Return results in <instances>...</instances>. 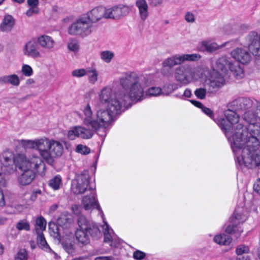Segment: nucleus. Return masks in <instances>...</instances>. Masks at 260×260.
<instances>
[{"label": "nucleus", "mask_w": 260, "mask_h": 260, "mask_svg": "<svg viewBox=\"0 0 260 260\" xmlns=\"http://www.w3.org/2000/svg\"><path fill=\"white\" fill-rule=\"evenodd\" d=\"M121 88L115 91L110 87L103 88L99 100L103 104L115 112L131 106L132 101H139L143 96L144 89L139 76L135 72H126L119 78Z\"/></svg>", "instance_id": "1"}, {"label": "nucleus", "mask_w": 260, "mask_h": 260, "mask_svg": "<svg viewBox=\"0 0 260 260\" xmlns=\"http://www.w3.org/2000/svg\"><path fill=\"white\" fill-rule=\"evenodd\" d=\"M260 126H256L248 132L238 124L233 136L232 149L235 153L236 165L241 168L260 169V151H258Z\"/></svg>", "instance_id": "2"}, {"label": "nucleus", "mask_w": 260, "mask_h": 260, "mask_svg": "<svg viewBox=\"0 0 260 260\" xmlns=\"http://www.w3.org/2000/svg\"><path fill=\"white\" fill-rule=\"evenodd\" d=\"M14 161L19 169L23 171L18 179L19 183L22 185L29 184L35 178L36 174L32 169L41 174L44 173L45 169V164L37 156H32L30 158L27 159L24 154H17Z\"/></svg>", "instance_id": "3"}, {"label": "nucleus", "mask_w": 260, "mask_h": 260, "mask_svg": "<svg viewBox=\"0 0 260 260\" xmlns=\"http://www.w3.org/2000/svg\"><path fill=\"white\" fill-rule=\"evenodd\" d=\"M124 110H118L114 112L110 108L101 109L96 112V118L92 117L91 107L88 104L84 109L85 118L84 123L87 126L92 127L93 130H98L101 127L105 128L114 120L115 116L124 111Z\"/></svg>", "instance_id": "4"}, {"label": "nucleus", "mask_w": 260, "mask_h": 260, "mask_svg": "<svg viewBox=\"0 0 260 260\" xmlns=\"http://www.w3.org/2000/svg\"><path fill=\"white\" fill-rule=\"evenodd\" d=\"M78 224L79 228L75 232V237L77 244L80 247H83L89 243V236L98 238L102 235L96 224L88 220L82 215L79 216Z\"/></svg>", "instance_id": "5"}, {"label": "nucleus", "mask_w": 260, "mask_h": 260, "mask_svg": "<svg viewBox=\"0 0 260 260\" xmlns=\"http://www.w3.org/2000/svg\"><path fill=\"white\" fill-rule=\"evenodd\" d=\"M237 112L234 109L229 108L224 112L226 119L220 118L218 120V125L231 142V146L234 142L233 136L235 134V128L238 124H241L238 123L240 116Z\"/></svg>", "instance_id": "6"}, {"label": "nucleus", "mask_w": 260, "mask_h": 260, "mask_svg": "<svg viewBox=\"0 0 260 260\" xmlns=\"http://www.w3.org/2000/svg\"><path fill=\"white\" fill-rule=\"evenodd\" d=\"M50 233L54 238L58 240L63 249L69 254L74 255L75 250L73 235L69 231H66L65 234H62L61 229L57 225L53 224L52 227L50 228Z\"/></svg>", "instance_id": "7"}, {"label": "nucleus", "mask_w": 260, "mask_h": 260, "mask_svg": "<svg viewBox=\"0 0 260 260\" xmlns=\"http://www.w3.org/2000/svg\"><path fill=\"white\" fill-rule=\"evenodd\" d=\"M44 147L42 149L41 156L50 165L53 162V157L62 155L63 148L62 145L58 141L44 139Z\"/></svg>", "instance_id": "8"}, {"label": "nucleus", "mask_w": 260, "mask_h": 260, "mask_svg": "<svg viewBox=\"0 0 260 260\" xmlns=\"http://www.w3.org/2000/svg\"><path fill=\"white\" fill-rule=\"evenodd\" d=\"M92 30V24L84 16L72 24L69 27L68 31L70 35H79L86 36L89 35Z\"/></svg>", "instance_id": "9"}, {"label": "nucleus", "mask_w": 260, "mask_h": 260, "mask_svg": "<svg viewBox=\"0 0 260 260\" xmlns=\"http://www.w3.org/2000/svg\"><path fill=\"white\" fill-rule=\"evenodd\" d=\"M249 50L255 57V62L260 67V34L250 32L246 37Z\"/></svg>", "instance_id": "10"}, {"label": "nucleus", "mask_w": 260, "mask_h": 260, "mask_svg": "<svg viewBox=\"0 0 260 260\" xmlns=\"http://www.w3.org/2000/svg\"><path fill=\"white\" fill-rule=\"evenodd\" d=\"M89 183V175L87 171H84L78 175L72 181V191L74 194H82L87 190Z\"/></svg>", "instance_id": "11"}, {"label": "nucleus", "mask_w": 260, "mask_h": 260, "mask_svg": "<svg viewBox=\"0 0 260 260\" xmlns=\"http://www.w3.org/2000/svg\"><path fill=\"white\" fill-rule=\"evenodd\" d=\"M254 104L253 101L246 97H240L228 104V108H232L238 112H246L251 108Z\"/></svg>", "instance_id": "12"}, {"label": "nucleus", "mask_w": 260, "mask_h": 260, "mask_svg": "<svg viewBox=\"0 0 260 260\" xmlns=\"http://www.w3.org/2000/svg\"><path fill=\"white\" fill-rule=\"evenodd\" d=\"M131 7L127 6L119 5L115 6L111 8L106 9L105 18H112L119 19L122 16L128 14Z\"/></svg>", "instance_id": "13"}, {"label": "nucleus", "mask_w": 260, "mask_h": 260, "mask_svg": "<svg viewBox=\"0 0 260 260\" xmlns=\"http://www.w3.org/2000/svg\"><path fill=\"white\" fill-rule=\"evenodd\" d=\"M87 127L88 128L82 126L75 127L73 129L68 132V138L70 140H74L77 137L84 139L91 138L93 135V132L97 130H93L92 127Z\"/></svg>", "instance_id": "14"}, {"label": "nucleus", "mask_w": 260, "mask_h": 260, "mask_svg": "<svg viewBox=\"0 0 260 260\" xmlns=\"http://www.w3.org/2000/svg\"><path fill=\"white\" fill-rule=\"evenodd\" d=\"M191 68L188 66H180L176 68L174 72V77L178 81L184 85L190 82Z\"/></svg>", "instance_id": "15"}, {"label": "nucleus", "mask_w": 260, "mask_h": 260, "mask_svg": "<svg viewBox=\"0 0 260 260\" xmlns=\"http://www.w3.org/2000/svg\"><path fill=\"white\" fill-rule=\"evenodd\" d=\"M73 222V219L71 215L61 214L57 218V224H54L61 229L62 234L66 233V231L71 226ZM54 224L49 225V228L53 226Z\"/></svg>", "instance_id": "16"}, {"label": "nucleus", "mask_w": 260, "mask_h": 260, "mask_svg": "<svg viewBox=\"0 0 260 260\" xmlns=\"http://www.w3.org/2000/svg\"><path fill=\"white\" fill-rule=\"evenodd\" d=\"M233 58L242 64L248 63L251 59L249 53L246 50L242 48H237L231 52Z\"/></svg>", "instance_id": "17"}, {"label": "nucleus", "mask_w": 260, "mask_h": 260, "mask_svg": "<svg viewBox=\"0 0 260 260\" xmlns=\"http://www.w3.org/2000/svg\"><path fill=\"white\" fill-rule=\"evenodd\" d=\"M231 63L230 58L222 56L216 61L214 71H216L219 76L223 77L226 74Z\"/></svg>", "instance_id": "18"}, {"label": "nucleus", "mask_w": 260, "mask_h": 260, "mask_svg": "<svg viewBox=\"0 0 260 260\" xmlns=\"http://www.w3.org/2000/svg\"><path fill=\"white\" fill-rule=\"evenodd\" d=\"M38 48L37 42L35 40H30L25 44L23 52L25 56L36 58L41 56V54Z\"/></svg>", "instance_id": "19"}, {"label": "nucleus", "mask_w": 260, "mask_h": 260, "mask_svg": "<svg viewBox=\"0 0 260 260\" xmlns=\"http://www.w3.org/2000/svg\"><path fill=\"white\" fill-rule=\"evenodd\" d=\"M106 15V9L102 7H99L93 9L87 13L85 16L92 24L99 21Z\"/></svg>", "instance_id": "20"}, {"label": "nucleus", "mask_w": 260, "mask_h": 260, "mask_svg": "<svg viewBox=\"0 0 260 260\" xmlns=\"http://www.w3.org/2000/svg\"><path fill=\"white\" fill-rule=\"evenodd\" d=\"M16 156V155L14 156H11V157H4V159L2 160L3 167L1 169L4 173L11 174L15 171L16 167H18L16 163L14 161V158Z\"/></svg>", "instance_id": "21"}, {"label": "nucleus", "mask_w": 260, "mask_h": 260, "mask_svg": "<svg viewBox=\"0 0 260 260\" xmlns=\"http://www.w3.org/2000/svg\"><path fill=\"white\" fill-rule=\"evenodd\" d=\"M15 24L14 18L11 15L6 14L0 24V30L3 32H9L13 28Z\"/></svg>", "instance_id": "22"}, {"label": "nucleus", "mask_w": 260, "mask_h": 260, "mask_svg": "<svg viewBox=\"0 0 260 260\" xmlns=\"http://www.w3.org/2000/svg\"><path fill=\"white\" fill-rule=\"evenodd\" d=\"M243 119L246 121L248 124L250 125H253V128H254L256 126H260V125H255L258 121H259L258 118L257 117V113L256 111L255 112L249 111V110L244 113L243 115ZM242 125H243L242 124ZM244 126V125H243ZM252 128H249L248 129L246 127L243 126L244 129H246L247 131H249L250 129Z\"/></svg>", "instance_id": "23"}, {"label": "nucleus", "mask_w": 260, "mask_h": 260, "mask_svg": "<svg viewBox=\"0 0 260 260\" xmlns=\"http://www.w3.org/2000/svg\"><path fill=\"white\" fill-rule=\"evenodd\" d=\"M136 6L139 10V14L141 19L144 21L148 16V5L146 0H136Z\"/></svg>", "instance_id": "24"}, {"label": "nucleus", "mask_w": 260, "mask_h": 260, "mask_svg": "<svg viewBox=\"0 0 260 260\" xmlns=\"http://www.w3.org/2000/svg\"><path fill=\"white\" fill-rule=\"evenodd\" d=\"M94 195L95 192L92 191L89 196H86L83 198L82 203L86 210L91 209L94 207L100 210V206L95 200Z\"/></svg>", "instance_id": "25"}, {"label": "nucleus", "mask_w": 260, "mask_h": 260, "mask_svg": "<svg viewBox=\"0 0 260 260\" xmlns=\"http://www.w3.org/2000/svg\"><path fill=\"white\" fill-rule=\"evenodd\" d=\"M44 139H41L36 141L22 140L21 143L24 147L38 150L41 155L42 149L44 147Z\"/></svg>", "instance_id": "26"}, {"label": "nucleus", "mask_w": 260, "mask_h": 260, "mask_svg": "<svg viewBox=\"0 0 260 260\" xmlns=\"http://www.w3.org/2000/svg\"><path fill=\"white\" fill-rule=\"evenodd\" d=\"M0 84L2 85L11 84L14 86H18L20 84V79L16 74L5 75L0 77Z\"/></svg>", "instance_id": "27"}, {"label": "nucleus", "mask_w": 260, "mask_h": 260, "mask_svg": "<svg viewBox=\"0 0 260 260\" xmlns=\"http://www.w3.org/2000/svg\"><path fill=\"white\" fill-rule=\"evenodd\" d=\"M37 43L42 48L49 50L53 48L55 44L52 38L47 35H42L38 37Z\"/></svg>", "instance_id": "28"}, {"label": "nucleus", "mask_w": 260, "mask_h": 260, "mask_svg": "<svg viewBox=\"0 0 260 260\" xmlns=\"http://www.w3.org/2000/svg\"><path fill=\"white\" fill-rule=\"evenodd\" d=\"M35 231L37 235V243L38 246L46 251H51L52 250L47 244L43 232L37 228H36Z\"/></svg>", "instance_id": "29"}, {"label": "nucleus", "mask_w": 260, "mask_h": 260, "mask_svg": "<svg viewBox=\"0 0 260 260\" xmlns=\"http://www.w3.org/2000/svg\"><path fill=\"white\" fill-rule=\"evenodd\" d=\"M234 41H228L222 44L221 45H218L216 43H212L205 41L203 43V46L205 47V50L208 52H212L215 51L219 49L224 47L230 44H234Z\"/></svg>", "instance_id": "30"}, {"label": "nucleus", "mask_w": 260, "mask_h": 260, "mask_svg": "<svg viewBox=\"0 0 260 260\" xmlns=\"http://www.w3.org/2000/svg\"><path fill=\"white\" fill-rule=\"evenodd\" d=\"M223 77L218 75L217 80H211L209 84V91L210 92L216 91L223 85Z\"/></svg>", "instance_id": "31"}, {"label": "nucleus", "mask_w": 260, "mask_h": 260, "mask_svg": "<svg viewBox=\"0 0 260 260\" xmlns=\"http://www.w3.org/2000/svg\"><path fill=\"white\" fill-rule=\"evenodd\" d=\"M229 69L237 78H242L244 76V71L238 62L231 63Z\"/></svg>", "instance_id": "32"}, {"label": "nucleus", "mask_w": 260, "mask_h": 260, "mask_svg": "<svg viewBox=\"0 0 260 260\" xmlns=\"http://www.w3.org/2000/svg\"><path fill=\"white\" fill-rule=\"evenodd\" d=\"M181 60L180 55H176L165 59L162 62V66L164 67L172 68L176 65L181 64Z\"/></svg>", "instance_id": "33"}, {"label": "nucleus", "mask_w": 260, "mask_h": 260, "mask_svg": "<svg viewBox=\"0 0 260 260\" xmlns=\"http://www.w3.org/2000/svg\"><path fill=\"white\" fill-rule=\"evenodd\" d=\"M214 241L220 245H228L231 243L232 238L229 235L223 234L215 236Z\"/></svg>", "instance_id": "34"}, {"label": "nucleus", "mask_w": 260, "mask_h": 260, "mask_svg": "<svg viewBox=\"0 0 260 260\" xmlns=\"http://www.w3.org/2000/svg\"><path fill=\"white\" fill-rule=\"evenodd\" d=\"M61 183V177L59 175H57L49 180V185L54 189L56 190L59 189Z\"/></svg>", "instance_id": "35"}, {"label": "nucleus", "mask_w": 260, "mask_h": 260, "mask_svg": "<svg viewBox=\"0 0 260 260\" xmlns=\"http://www.w3.org/2000/svg\"><path fill=\"white\" fill-rule=\"evenodd\" d=\"M86 74L88 75L90 83L94 84L98 81V73L95 69L87 70Z\"/></svg>", "instance_id": "36"}, {"label": "nucleus", "mask_w": 260, "mask_h": 260, "mask_svg": "<svg viewBox=\"0 0 260 260\" xmlns=\"http://www.w3.org/2000/svg\"><path fill=\"white\" fill-rule=\"evenodd\" d=\"M181 63L185 60L197 61L201 58V55L198 54H183L180 55Z\"/></svg>", "instance_id": "37"}, {"label": "nucleus", "mask_w": 260, "mask_h": 260, "mask_svg": "<svg viewBox=\"0 0 260 260\" xmlns=\"http://www.w3.org/2000/svg\"><path fill=\"white\" fill-rule=\"evenodd\" d=\"M177 88L175 84H169L164 86L162 89V94L168 95Z\"/></svg>", "instance_id": "38"}, {"label": "nucleus", "mask_w": 260, "mask_h": 260, "mask_svg": "<svg viewBox=\"0 0 260 260\" xmlns=\"http://www.w3.org/2000/svg\"><path fill=\"white\" fill-rule=\"evenodd\" d=\"M35 225V228H38L39 230H40L42 232L43 230H45L46 226V221L44 218H43L42 216L38 217L36 220Z\"/></svg>", "instance_id": "39"}, {"label": "nucleus", "mask_w": 260, "mask_h": 260, "mask_svg": "<svg viewBox=\"0 0 260 260\" xmlns=\"http://www.w3.org/2000/svg\"><path fill=\"white\" fill-rule=\"evenodd\" d=\"M28 253L25 249H21L14 257V260H27Z\"/></svg>", "instance_id": "40"}, {"label": "nucleus", "mask_w": 260, "mask_h": 260, "mask_svg": "<svg viewBox=\"0 0 260 260\" xmlns=\"http://www.w3.org/2000/svg\"><path fill=\"white\" fill-rule=\"evenodd\" d=\"M101 58L106 62H110L114 57L113 52L109 51H103L101 53Z\"/></svg>", "instance_id": "41"}, {"label": "nucleus", "mask_w": 260, "mask_h": 260, "mask_svg": "<svg viewBox=\"0 0 260 260\" xmlns=\"http://www.w3.org/2000/svg\"><path fill=\"white\" fill-rule=\"evenodd\" d=\"M16 228L19 231L21 230H25V231H29L30 230V225L28 222L24 220H22L19 221L16 224Z\"/></svg>", "instance_id": "42"}, {"label": "nucleus", "mask_w": 260, "mask_h": 260, "mask_svg": "<svg viewBox=\"0 0 260 260\" xmlns=\"http://www.w3.org/2000/svg\"><path fill=\"white\" fill-rule=\"evenodd\" d=\"M146 93L147 95L151 96H157L162 94V89L156 87H151L148 89Z\"/></svg>", "instance_id": "43"}, {"label": "nucleus", "mask_w": 260, "mask_h": 260, "mask_svg": "<svg viewBox=\"0 0 260 260\" xmlns=\"http://www.w3.org/2000/svg\"><path fill=\"white\" fill-rule=\"evenodd\" d=\"M194 93L198 99L203 100L206 98L207 91L206 89L204 88H199L196 89Z\"/></svg>", "instance_id": "44"}, {"label": "nucleus", "mask_w": 260, "mask_h": 260, "mask_svg": "<svg viewBox=\"0 0 260 260\" xmlns=\"http://www.w3.org/2000/svg\"><path fill=\"white\" fill-rule=\"evenodd\" d=\"M76 151L83 155H86L90 152V149L86 146L79 144L76 148Z\"/></svg>", "instance_id": "45"}, {"label": "nucleus", "mask_w": 260, "mask_h": 260, "mask_svg": "<svg viewBox=\"0 0 260 260\" xmlns=\"http://www.w3.org/2000/svg\"><path fill=\"white\" fill-rule=\"evenodd\" d=\"M234 218L235 221H234L233 222L235 224V228L237 227V225L241 223L244 222V221L246 219V217L244 216L241 215L238 213H235L234 214Z\"/></svg>", "instance_id": "46"}, {"label": "nucleus", "mask_w": 260, "mask_h": 260, "mask_svg": "<svg viewBox=\"0 0 260 260\" xmlns=\"http://www.w3.org/2000/svg\"><path fill=\"white\" fill-rule=\"evenodd\" d=\"M87 70L84 69L75 70L72 72L73 76L78 78L82 77L86 75Z\"/></svg>", "instance_id": "47"}, {"label": "nucleus", "mask_w": 260, "mask_h": 260, "mask_svg": "<svg viewBox=\"0 0 260 260\" xmlns=\"http://www.w3.org/2000/svg\"><path fill=\"white\" fill-rule=\"evenodd\" d=\"M249 251L248 247L243 245H239L236 250L237 255L247 254Z\"/></svg>", "instance_id": "48"}, {"label": "nucleus", "mask_w": 260, "mask_h": 260, "mask_svg": "<svg viewBox=\"0 0 260 260\" xmlns=\"http://www.w3.org/2000/svg\"><path fill=\"white\" fill-rule=\"evenodd\" d=\"M225 232L229 234H232L234 233L238 232L239 235L240 234V233L242 232V230H239L238 229V226H237V228H235V225H229L228 226L225 230Z\"/></svg>", "instance_id": "49"}, {"label": "nucleus", "mask_w": 260, "mask_h": 260, "mask_svg": "<svg viewBox=\"0 0 260 260\" xmlns=\"http://www.w3.org/2000/svg\"><path fill=\"white\" fill-rule=\"evenodd\" d=\"M22 72L25 76H30L33 73L32 68L28 65L25 64L22 66Z\"/></svg>", "instance_id": "50"}, {"label": "nucleus", "mask_w": 260, "mask_h": 260, "mask_svg": "<svg viewBox=\"0 0 260 260\" xmlns=\"http://www.w3.org/2000/svg\"><path fill=\"white\" fill-rule=\"evenodd\" d=\"M68 47L69 50L75 52L79 50V45L77 42L73 41L68 44Z\"/></svg>", "instance_id": "51"}, {"label": "nucleus", "mask_w": 260, "mask_h": 260, "mask_svg": "<svg viewBox=\"0 0 260 260\" xmlns=\"http://www.w3.org/2000/svg\"><path fill=\"white\" fill-rule=\"evenodd\" d=\"M104 241L106 242H109L112 241V237L109 234L108 225H106V228L105 229L104 232Z\"/></svg>", "instance_id": "52"}, {"label": "nucleus", "mask_w": 260, "mask_h": 260, "mask_svg": "<svg viewBox=\"0 0 260 260\" xmlns=\"http://www.w3.org/2000/svg\"><path fill=\"white\" fill-rule=\"evenodd\" d=\"M145 256V253L140 250H137L134 252L133 256L134 257L138 260H141L144 258Z\"/></svg>", "instance_id": "53"}, {"label": "nucleus", "mask_w": 260, "mask_h": 260, "mask_svg": "<svg viewBox=\"0 0 260 260\" xmlns=\"http://www.w3.org/2000/svg\"><path fill=\"white\" fill-rule=\"evenodd\" d=\"M185 19L188 22L192 23L195 20L194 16L192 13L188 12L185 15Z\"/></svg>", "instance_id": "54"}, {"label": "nucleus", "mask_w": 260, "mask_h": 260, "mask_svg": "<svg viewBox=\"0 0 260 260\" xmlns=\"http://www.w3.org/2000/svg\"><path fill=\"white\" fill-rule=\"evenodd\" d=\"M39 12L38 8L30 7V8L26 11V15L28 17L31 16L34 14H37Z\"/></svg>", "instance_id": "55"}, {"label": "nucleus", "mask_w": 260, "mask_h": 260, "mask_svg": "<svg viewBox=\"0 0 260 260\" xmlns=\"http://www.w3.org/2000/svg\"><path fill=\"white\" fill-rule=\"evenodd\" d=\"M81 207L76 204L73 205L72 207V211L76 215H79L81 213Z\"/></svg>", "instance_id": "56"}, {"label": "nucleus", "mask_w": 260, "mask_h": 260, "mask_svg": "<svg viewBox=\"0 0 260 260\" xmlns=\"http://www.w3.org/2000/svg\"><path fill=\"white\" fill-rule=\"evenodd\" d=\"M27 3L30 7L38 8L39 0H27Z\"/></svg>", "instance_id": "57"}, {"label": "nucleus", "mask_w": 260, "mask_h": 260, "mask_svg": "<svg viewBox=\"0 0 260 260\" xmlns=\"http://www.w3.org/2000/svg\"><path fill=\"white\" fill-rule=\"evenodd\" d=\"M202 111L208 115L210 117L212 118L214 116L213 112L209 108L204 106L202 109Z\"/></svg>", "instance_id": "58"}, {"label": "nucleus", "mask_w": 260, "mask_h": 260, "mask_svg": "<svg viewBox=\"0 0 260 260\" xmlns=\"http://www.w3.org/2000/svg\"><path fill=\"white\" fill-rule=\"evenodd\" d=\"M149 4L153 7H157L161 5L162 3V0H149Z\"/></svg>", "instance_id": "59"}, {"label": "nucleus", "mask_w": 260, "mask_h": 260, "mask_svg": "<svg viewBox=\"0 0 260 260\" xmlns=\"http://www.w3.org/2000/svg\"><path fill=\"white\" fill-rule=\"evenodd\" d=\"M254 190L260 194V179H258L253 185Z\"/></svg>", "instance_id": "60"}, {"label": "nucleus", "mask_w": 260, "mask_h": 260, "mask_svg": "<svg viewBox=\"0 0 260 260\" xmlns=\"http://www.w3.org/2000/svg\"><path fill=\"white\" fill-rule=\"evenodd\" d=\"M41 191L40 190H37L36 191H34L31 194L30 199L31 201H35L37 198L38 194H41Z\"/></svg>", "instance_id": "61"}, {"label": "nucleus", "mask_w": 260, "mask_h": 260, "mask_svg": "<svg viewBox=\"0 0 260 260\" xmlns=\"http://www.w3.org/2000/svg\"><path fill=\"white\" fill-rule=\"evenodd\" d=\"M5 205L4 195L0 188V206H4Z\"/></svg>", "instance_id": "62"}, {"label": "nucleus", "mask_w": 260, "mask_h": 260, "mask_svg": "<svg viewBox=\"0 0 260 260\" xmlns=\"http://www.w3.org/2000/svg\"><path fill=\"white\" fill-rule=\"evenodd\" d=\"M190 102L193 105H194L197 107L202 109V108L204 107V105L200 102L194 100H191L190 101Z\"/></svg>", "instance_id": "63"}, {"label": "nucleus", "mask_w": 260, "mask_h": 260, "mask_svg": "<svg viewBox=\"0 0 260 260\" xmlns=\"http://www.w3.org/2000/svg\"><path fill=\"white\" fill-rule=\"evenodd\" d=\"M94 260H113L112 256H100L96 257Z\"/></svg>", "instance_id": "64"}]
</instances>
